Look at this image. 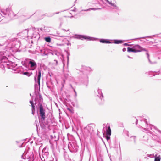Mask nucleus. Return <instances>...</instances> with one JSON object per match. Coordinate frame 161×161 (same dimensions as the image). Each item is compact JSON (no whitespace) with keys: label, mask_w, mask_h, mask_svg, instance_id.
<instances>
[{"label":"nucleus","mask_w":161,"mask_h":161,"mask_svg":"<svg viewBox=\"0 0 161 161\" xmlns=\"http://www.w3.org/2000/svg\"><path fill=\"white\" fill-rule=\"evenodd\" d=\"M35 32V30L33 29H26L18 33L17 35L18 36H21L22 39L28 40L30 39V38H28L29 36L28 35V34L30 36H31L32 34V36H30V37H31L32 39L33 37L36 38V36H35L34 34Z\"/></svg>","instance_id":"obj_1"},{"label":"nucleus","mask_w":161,"mask_h":161,"mask_svg":"<svg viewBox=\"0 0 161 161\" xmlns=\"http://www.w3.org/2000/svg\"><path fill=\"white\" fill-rule=\"evenodd\" d=\"M73 37L75 39L81 40L84 39L85 40H96L98 39L95 38L94 37H90L87 36H86L81 35H76L74 36Z\"/></svg>","instance_id":"obj_2"},{"label":"nucleus","mask_w":161,"mask_h":161,"mask_svg":"<svg viewBox=\"0 0 161 161\" xmlns=\"http://www.w3.org/2000/svg\"><path fill=\"white\" fill-rule=\"evenodd\" d=\"M40 113L42 118L44 119L45 118V113L42 105L40 106Z\"/></svg>","instance_id":"obj_3"},{"label":"nucleus","mask_w":161,"mask_h":161,"mask_svg":"<svg viewBox=\"0 0 161 161\" xmlns=\"http://www.w3.org/2000/svg\"><path fill=\"white\" fill-rule=\"evenodd\" d=\"M106 134L107 135L110 136L111 134V130L110 126L108 127V129L106 130Z\"/></svg>","instance_id":"obj_4"},{"label":"nucleus","mask_w":161,"mask_h":161,"mask_svg":"<svg viewBox=\"0 0 161 161\" xmlns=\"http://www.w3.org/2000/svg\"><path fill=\"white\" fill-rule=\"evenodd\" d=\"M29 64H31V67L36 66V63L33 60L30 61L29 62Z\"/></svg>","instance_id":"obj_5"},{"label":"nucleus","mask_w":161,"mask_h":161,"mask_svg":"<svg viewBox=\"0 0 161 161\" xmlns=\"http://www.w3.org/2000/svg\"><path fill=\"white\" fill-rule=\"evenodd\" d=\"M39 74L37 77V82L39 86L40 85V80L41 77V72L40 71H39Z\"/></svg>","instance_id":"obj_6"},{"label":"nucleus","mask_w":161,"mask_h":161,"mask_svg":"<svg viewBox=\"0 0 161 161\" xmlns=\"http://www.w3.org/2000/svg\"><path fill=\"white\" fill-rule=\"evenodd\" d=\"M127 51L128 52H136V50L135 49L130 48V47H128L127 48Z\"/></svg>","instance_id":"obj_7"},{"label":"nucleus","mask_w":161,"mask_h":161,"mask_svg":"<svg viewBox=\"0 0 161 161\" xmlns=\"http://www.w3.org/2000/svg\"><path fill=\"white\" fill-rule=\"evenodd\" d=\"M155 159L154 161H160L161 158L160 156H159L158 157H157L156 156H155Z\"/></svg>","instance_id":"obj_8"},{"label":"nucleus","mask_w":161,"mask_h":161,"mask_svg":"<svg viewBox=\"0 0 161 161\" xmlns=\"http://www.w3.org/2000/svg\"><path fill=\"white\" fill-rule=\"evenodd\" d=\"M107 2L109 4H110L111 5H112V6L115 7H116V5H115V4L111 3V2H109L108 0H107Z\"/></svg>","instance_id":"obj_9"},{"label":"nucleus","mask_w":161,"mask_h":161,"mask_svg":"<svg viewBox=\"0 0 161 161\" xmlns=\"http://www.w3.org/2000/svg\"><path fill=\"white\" fill-rule=\"evenodd\" d=\"M101 42L103 43H110L112 42H110V41H100Z\"/></svg>","instance_id":"obj_10"},{"label":"nucleus","mask_w":161,"mask_h":161,"mask_svg":"<svg viewBox=\"0 0 161 161\" xmlns=\"http://www.w3.org/2000/svg\"><path fill=\"white\" fill-rule=\"evenodd\" d=\"M30 103L31 104V106H32V111H33V110H34V105L33 103L31 102V101H30Z\"/></svg>","instance_id":"obj_11"},{"label":"nucleus","mask_w":161,"mask_h":161,"mask_svg":"<svg viewBox=\"0 0 161 161\" xmlns=\"http://www.w3.org/2000/svg\"><path fill=\"white\" fill-rule=\"evenodd\" d=\"M114 43L116 44H119L122 43V41H114Z\"/></svg>","instance_id":"obj_12"},{"label":"nucleus","mask_w":161,"mask_h":161,"mask_svg":"<svg viewBox=\"0 0 161 161\" xmlns=\"http://www.w3.org/2000/svg\"><path fill=\"white\" fill-rule=\"evenodd\" d=\"M100 40H118L114 39V40H109V39H101Z\"/></svg>","instance_id":"obj_13"},{"label":"nucleus","mask_w":161,"mask_h":161,"mask_svg":"<svg viewBox=\"0 0 161 161\" xmlns=\"http://www.w3.org/2000/svg\"><path fill=\"white\" fill-rule=\"evenodd\" d=\"M45 39V40H50V38L49 37H46Z\"/></svg>","instance_id":"obj_14"},{"label":"nucleus","mask_w":161,"mask_h":161,"mask_svg":"<svg viewBox=\"0 0 161 161\" xmlns=\"http://www.w3.org/2000/svg\"><path fill=\"white\" fill-rule=\"evenodd\" d=\"M57 63H58V62H57V61L54 60V62L53 63V64H55V65H57Z\"/></svg>","instance_id":"obj_15"},{"label":"nucleus","mask_w":161,"mask_h":161,"mask_svg":"<svg viewBox=\"0 0 161 161\" xmlns=\"http://www.w3.org/2000/svg\"><path fill=\"white\" fill-rule=\"evenodd\" d=\"M106 139L107 140H109L110 139V136H106Z\"/></svg>","instance_id":"obj_16"},{"label":"nucleus","mask_w":161,"mask_h":161,"mask_svg":"<svg viewBox=\"0 0 161 161\" xmlns=\"http://www.w3.org/2000/svg\"><path fill=\"white\" fill-rule=\"evenodd\" d=\"M100 9V8H98L97 9ZM92 10V9H93V10H96V9H95V8H90V9H88L87 10H86V11H88V10Z\"/></svg>","instance_id":"obj_17"},{"label":"nucleus","mask_w":161,"mask_h":161,"mask_svg":"<svg viewBox=\"0 0 161 161\" xmlns=\"http://www.w3.org/2000/svg\"><path fill=\"white\" fill-rule=\"evenodd\" d=\"M53 135H52V136H52V138H56V136L55 135V134H54Z\"/></svg>","instance_id":"obj_18"},{"label":"nucleus","mask_w":161,"mask_h":161,"mask_svg":"<svg viewBox=\"0 0 161 161\" xmlns=\"http://www.w3.org/2000/svg\"><path fill=\"white\" fill-rule=\"evenodd\" d=\"M23 74L24 75H27V74H28L29 73L28 72H23Z\"/></svg>","instance_id":"obj_19"},{"label":"nucleus","mask_w":161,"mask_h":161,"mask_svg":"<svg viewBox=\"0 0 161 161\" xmlns=\"http://www.w3.org/2000/svg\"><path fill=\"white\" fill-rule=\"evenodd\" d=\"M67 109L71 112H73L69 108H67Z\"/></svg>","instance_id":"obj_20"},{"label":"nucleus","mask_w":161,"mask_h":161,"mask_svg":"<svg viewBox=\"0 0 161 161\" xmlns=\"http://www.w3.org/2000/svg\"><path fill=\"white\" fill-rule=\"evenodd\" d=\"M141 38H142V39H144V38H145V37H143L140 38H139V39H141Z\"/></svg>","instance_id":"obj_21"},{"label":"nucleus","mask_w":161,"mask_h":161,"mask_svg":"<svg viewBox=\"0 0 161 161\" xmlns=\"http://www.w3.org/2000/svg\"><path fill=\"white\" fill-rule=\"evenodd\" d=\"M37 38H38L39 37V35H37Z\"/></svg>","instance_id":"obj_22"},{"label":"nucleus","mask_w":161,"mask_h":161,"mask_svg":"<svg viewBox=\"0 0 161 161\" xmlns=\"http://www.w3.org/2000/svg\"><path fill=\"white\" fill-rule=\"evenodd\" d=\"M47 42H50V41H47Z\"/></svg>","instance_id":"obj_23"},{"label":"nucleus","mask_w":161,"mask_h":161,"mask_svg":"<svg viewBox=\"0 0 161 161\" xmlns=\"http://www.w3.org/2000/svg\"><path fill=\"white\" fill-rule=\"evenodd\" d=\"M137 121V120H136V121ZM136 124H137V122H136Z\"/></svg>","instance_id":"obj_24"},{"label":"nucleus","mask_w":161,"mask_h":161,"mask_svg":"<svg viewBox=\"0 0 161 161\" xmlns=\"http://www.w3.org/2000/svg\"><path fill=\"white\" fill-rule=\"evenodd\" d=\"M148 37H149V36L146 37H147V38Z\"/></svg>","instance_id":"obj_25"},{"label":"nucleus","mask_w":161,"mask_h":161,"mask_svg":"<svg viewBox=\"0 0 161 161\" xmlns=\"http://www.w3.org/2000/svg\"><path fill=\"white\" fill-rule=\"evenodd\" d=\"M127 40L128 41V40Z\"/></svg>","instance_id":"obj_26"},{"label":"nucleus","mask_w":161,"mask_h":161,"mask_svg":"<svg viewBox=\"0 0 161 161\" xmlns=\"http://www.w3.org/2000/svg\"><path fill=\"white\" fill-rule=\"evenodd\" d=\"M56 136H58V135L57 134L56 135Z\"/></svg>","instance_id":"obj_27"}]
</instances>
